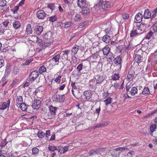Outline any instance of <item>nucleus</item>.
I'll return each mask as SVG.
<instances>
[{
  "instance_id": "f257e3e1",
  "label": "nucleus",
  "mask_w": 157,
  "mask_h": 157,
  "mask_svg": "<svg viewBox=\"0 0 157 157\" xmlns=\"http://www.w3.org/2000/svg\"><path fill=\"white\" fill-rule=\"evenodd\" d=\"M99 2L96 4L94 7L95 8L100 9L102 8L104 10H105L111 7V3L109 1L106 0H99Z\"/></svg>"
},
{
  "instance_id": "f03ea898",
  "label": "nucleus",
  "mask_w": 157,
  "mask_h": 157,
  "mask_svg": "<svg viewBox=\"0 0 157 157\" xmlns=\"http://www.w3.org/2000/svg\"><path fill=\"white\" fill-rule=\"evenodd\" d=\"M49 110L44 113V115L48 119H52L55 117L57 108L52 105L49 106Z\"/></svg>"
},
{
  "instance_id": "7ed1b4c3",
  "label": "nucleus",
  "mask_w": 157,
  "mask_h": 157,
  "mask_svg": "<svg viewBox=\"0 0 157 157\" xmlns=\"http://www.w3.org/2000/svg\"><path fill=\"white\" fill-rule=\"evenodd\" d=\"M143 53L141 49H139L135 54L134 57L135 61L138 63H141L143 60Z\"/></svg>"
},
{
  "instance_id": "20e7f679",
  "label": "nucleus",
  "mask_w": 157,
  "mask_h": 157,
  "mask_svg": "<svg viewBox=\"0 0 157 157\" xmlns=\"http://www.w3.org/2000/svg\"><path fill=\"white\" fill-rule=\"evenodd\" d=\"M120 147H118L116 149H113L112 148H111V149H109L108 152L109 155H110L113 157H118L121 153V149H119Z\"/></svg>"
},
{
  "instance_id": "39448f33",
  "label": "nucleus",
  "mask_w": 157,
  "mask_h": 157,
  "mask_svg": "<svg viewBox=\"0 0 157 157\" xmlns=\"http://www.w3.org/2000/svg\"><path fill=\"white\" fill-rule=\"evenodd\" d=\"M60 56V54H58L55 56L50 60V62L52 65H58L59 62V60Z\"/></svg>"
},
{
  "instance_id": "423d86ee",
  "label": "nucleus",
  "mask_w": 157,
  "mask_h": 157,
  "mask_svg": "<svg viewBox=\"0 0 157 157\" xmlns=\"http://www.w3.org/2000/svg\"><path fill=\"white\" fill-rule=\"evenodd\" d=\"M39 74L37 71H32L29 75V79L31 82H33L38 76Z\"/></svg>"
},
{
  "instance_id": "0eeeda50",
  "label": "nucleus",
  "mask_w": 157,
  "mask_h": 157,
  "mask_svg": "<svg viewBox=\"0 0 157 157\" xmlns=\"http://www.w3.org/2000/svg\"><path fill=\"white\" fill-rule=\"evenodd\" d=\"M10 99L7 101V102H1V105H0V110H4L7 108L8 109L10 103Z\"/></svg>"
},
{
  "instance_id": "6e6552de",
  "label": "nucleus",
  "mask_w": 157,
  "mask_h": 157,
  "mask_svg": "<svg viewBox=\"0 0 157 157\" xmlns=\"http://www.w3.org/2000/svg\"><path fill=\"white\" fill-rule=\"evenodd\" d=\"M37 17L40 19H44L46 17V14L42 10H38L36 13Z\"/></svg>"
},
{
  "instance_id": "1a4fd4ad",
  "label": "nucleus",
  "mask_w": 157,
  "mask_h": 157,
  "mask_svg": "<svg viewBox=\"0 0 157 157\" xmlns=\"http://www.w3.org/2000/svg\"><path fill=\"white\" fill-rule=\"evenodd\" d=\"M41 104V102L40 100H35L33 101L32 106L34 109H37L40 107Z\"/></svg>"
},
{
  "instance_id": "9d476101",
  "label": "nucleus",
  "mask_w": 157,
  "mask_h": 157,
  "mask_svg": "<svg viewBox=\"0 0 157 157\" xmlns=\"http://www.w3.org/2000/svg\"><path fill=\"white\" fill-rule=\"evenodd\" d=\"M146 28V25L142 23L139 25H137L136 28L138 30H139V32H141L142 33L145 31Z\"/></svg>"
},
{
  "instance_id": "9b49d317",
  "label": "nucleus",
  "mask_w": 157,
  "mask_h": 157,
  "mask_svg": "<svg viewBox=\"0 0 157 157\" xmlns=\"http://www.w3.org/2000/svg\"><path fill=\"white\" fill-rule=\"evenodd\" d=\"M43 30V27L42 26L36 25L35 27V33L38 35H40Z\"/></svg>"
},
{
  "instance_id": "f8f14e48",
  "label": "nucleus",
  "mask_w": 157,
  "mask_h": 157,
  "mask_svg": "<svg viewBox=\"0 0 157 157\" xmlns=\"http://www.w3.org/2000/svg\"><path fill=\"white\" fill-rule=\"evenodd\" d=\"M138 31L136 28H133L130 34V37H134L141 34L142 33Z\"/></svg>"
},
{
  "instance_id": "ddd939ff",
  "label": "nucleus",
  "mask_w": 157,
  "mask_h": 157,
  "mask_svg": "<svg viewBox=\"0 0 157 157\" xmlns=\"http://www.w3.org/2000/svg\"><path fill=\"white\" fill-rule=\"evenodd\" d=\"M70 53L69 50L63 51L62 52L61 56L62 59L67 60L68 59V54Z\"/></svg>"
},
{
  "instance_id": "4468645a",
  "label": "nucleus",
  "mask_w": 157,
  "mask_h": 157,
  "mask_svg": "<svg viewBox=\"0 0 157 157\" xmlns=\"http://www.w3.org/2000/svg\"><path fill=\"white\" fill-rule=\"evenodd\" d=\"M61 78L62 76L61 75H59V73L58 72L55 75L53 79L55 82L56 83L59 84L61 81Z\"/></svg>"
},
{
  "instance_id": "2eb2a0df",
  "label": "nucleus",
  "mask_w": 157,
  "mask_h": 157,
  "mask_svg": "<svg viewBox=\"0 0 157 157\" xmlns=\"http://www.w3.org/2000/svg\"><path fill=\"white\" fill-rule=\"evenodd\" d=\"M52 33L50 32H48L46 33L44 35L43 37L44 39L47 40L51 41L52 40Z\"/></svg>"
},
{
  "instance_id": "dca6fc26",
  "label": "nucleus",
  "mask_w": 157,
  "mask_h": 157,
  "mask_svg": "<svg viewBox=\"0 0 157 157\" xmlns=\"http://www.w3.org/2000/svg\"><path fill=\"white\" fill-rule=\"evenodd\" d=\"M92 95L91 91L90 90L85 91L83 93L84 98L86 99H89L91 98Z\"/></svg>"
},
{
  "instance_id": "f3484780",
  "label": "nucleus",
  "mask_w": 157,
  "mask_h": 157,
  "mask_svg": "<svg viewBox=\"0 0 157 157\" xmlns=\"http://www.w3.org/2000/svg\"><path fill=\"white\" fill-rule=\"evenodd\" d=\"M78 6L80 8H83L85 7L86 4V0H77Z\"/></svg>"
},
{
  "instance_id": "a211bd4d",
  "label": "nucleus",
  "mask_w": 157,
  "mask_h": 157,
  "mask_svg": "<svg viewBox=\"0 0 157 157\" xmlns=\"http://www.w3.org/2000/svg\"><path fill=\"white\" fill-rule=\"evenodd\" d=\"M151 15V14L150 11L149 10L147 9L145 10L144 14V18L148 19L151 17V18H152Z\"/></svg>"
},
{
  "instance_id": "6ab92c4d",
  "label": "nucleus",
  "mask_w": 157,
  "mask_h": 157,
  "mask_svg": "<svg viewBox=\"0 0 157 157\" xmlns=\"http://www.w3.org/2000/svg\"><path fill=\"white\" fill-rule=\"evenodd\" d=\"M134 77V72L130 71L128 72V74L126 76V78L128 81H131L133 80Z\"/></svg>"
},
{
  "instance_id": "aec40b11",
  "label": "nucleus",
  "mask_w": 157,
  "mask_h": 157,
  "mask_svg": "<svg viewBox=\"0 0 157 157\" xmlns=\"http://www.w3.org/2000/svg\"><path fill=\"white\" fill-rule=\"evenodd\" d=\"M10 69L9 68H6L5 71V73L1 79L2 81H4L6 80L10 74Z\"/></svg>"
},
{
  "instance_id": "412c9836",
  "label": "nucleus",
  "mask_w": 157,
  "mask_h": 157,
  "mask_svg": "<svg viewBox=\"0 0 157 157\" xmlns=\"http://www.w3.org/2000/svg\"><path fill=\"white\" fill-rule=\"evenodd\" d=\"M137 23H140L143 19V15L140 13H138L136 15L135 18Z\"/></svg>"
},
{
  "instance_id": "4be33fe9",
  "label": "nucleus",
  "mask_w": 157,
  "mask_h": 157,
  "mask_svg": "<svg viewBox=\"0 0 157 157\" xmlns=\"http://www.w3.org/2000/svg\"><path fill=\"white\" fill-rule=\"evenodd\" d=\"M94 78L96 80V84H101L104 79L102 76L100 75H96Z\"/></svg>"
},
{
  "instance_id": "5701e85b",
  "label": "nucleus",
  "mask_w": 157,
  "mask_h": 157,
  "mask_svg": "<svg viewBox=\"0 0 157 157\" xmlns=\"http://www.w3.org/2000/svg\"><path fill=\"white\" fill-rule=\"evenodd\" d=\"M71 86L72 87V90H71L74 96H75V95L74 93V90H77L78 88V86L77 83H75V82H71Z\"/></svg>"
},
{
  "instance_id": "b1692460",
  "label": "nucleus",
  "mask_w": 157,
  "mask_h": 157,
  "mask_svg": "<svg viewBox=\"0 0 157 157\" xmlns=\"http://www.w3.org/2000/svg\"><path fill=\"white\" fill-rule=\"evenodd\" d=\"M13 26L14 29L17 30L21 27V24L19 21H16L13 23Z\"/></svg>"
},
{
  "instance_id": "393cba45",
  "label": "nucleus",
  "mask_w": 157,
  "mask_h": 157,
  "mask_svg": "<svg viewBox=\"0 0 157 157\" xmlns=\"http://www.w3.org/2000/svg\"><path fill=\"white\" fill-rule=\"evenodd\" d=\"M115 63L117 65H120V68L121 67V59L120 56H118L116 57L114 60Z\"/></svg>"
},
{
  "instance_id": "a878e982",
  "label": "nucleus",
  "mask_w": 157,
  "mask_h": 157,
  "mask_svg": "<svg viewBox=\"0 0 157 157\" xmlns=\"http://www.w3.org/2000/svg\"><path fill=\"white\" fill-rule=\"evenodd\" d=\"M33 31L31 27V25L30 24H28L26 27L25 33L28 35L31 34Z\"/></svg>"
},
{
  "instance_id": "bb28decb",
  "label": "nucleus",
  "mask_w": 157,
  "mask_h": 157,
  "mask_svg": "<svg viewBox=\"0 0 157 157\" xmlns=\"http://www.w3.org/2000/svg\"><path fill=\"white\" fill-rule=\"evenodd\" d=\"M110 48L108 46H105L102 49V52L104 55H107L110 52Z\"/></svg>"
},
{
  "instance_id": "cd10ccee",
  "label": "nucleus",
  "mask_w": 157,
  "mask_h": 157,
  "mask_svg": "<svg viewBox=\"0 0 157 157\" xmlns=\"http://www.w3.org/2000/svg\"><path fill=\"white\" fill-rule=\"evenodd\" d=\"M98 55H93L90 57V60L91 62H96L97 63L98 61Z\"/></svg>"
},
{
  "instance_id": "c85d7f7f",
  "label": "nucleus",
  "mask_w": 157,
  "mask_h": 157,
  "mask_svg": "<svg viewBox=\"0 0 157 157\" xmlns=\"http://www.w3.org/2000/svg\"><path fill=\"white\" fill-rule=\"evenodd\" d=\"M16 101V103L17 105H19L22 103L23 100L22 97L20 96H17Z\"/></svg>"
},
{
  "instance_id": "c756f323",
  "label": "nucleus",
  "mask_w": 157,
  "mask_h": 157,
  "mask_svg": "<svg viewBox=\"0 0 157 157\" xmlns=\"http://www.w3.org/2000/svg\"><path fill=\"white\" fill-rule=\"evenodd\" d=\"M82 8V14L84 15H86L89 13L90 10L88 8L84 7Z\"/></svg>"
},
{
  "instance_id": "7c9ffc66",
  "label": "nucleus",
  "mask_w": 157,
  "mask_h": 157,
  "mask_svg": "<svg viewBox=\"0 0 157 157\" xmlns=\"http://www.w3.org/2000/svg\"><path fill=\"white\" fill-rule=\"evenodd\" d=\"M110 40V37L108 35H105L102 38V40L106 43H109Z\"/></svg>"
},
{
  "instance_id": "2f4dec72",
  "label": "nucleus",
  "mask_w": 157,
  "mask_h": 157,
  "mask_svg": "<svg viewBox=\"0 0 157 157\" xmlns=\"http://www.w3.org/2000/svg\"><path fill=\"white\" fill-rule=\"evenodd\" d=\"M138 90L136 87H133L129 91L130 94L132 96H134L137 94Z\"/></svg>"
},
{
  "instance_id": "473e14b6",
  "label": "nucleus",
  "mask_w": 157,
  "mask_h": 157,
  "mask_svg": "<svg viewBox=\"0 0 157 157\" xmlns=\"http://www.w3.org/2000/svg\"><path fill=\"white\" fill-rule=\"evenodd\" d=\"M39 152V150L38 148L34 147L32 149V155L34 156H37Z\"/></svg>"
},
{
  "instance_id": "72a5a7b5",
  "label": "nucleus",
  "mask_w": 157,
  "mask_h": 157,
  "mask_svg": "<svg viewBox=\"0 0 157 157\" xmlns=\"http://www.w3.org/2000/svg\"><path fill=\"white\" fill-rule=\"evenodd\" d=\"M79 47L76 44H75L73 47L72 50L71 52L74 54H76L79 49Z\"/></svg>"
},
{
  "instance_id": "f704fd0d",
  "label": "nucleus",
  "mask_w": 157,
  "mask_h": 157,
  "mask_svg": "<svg viewBox=\"0 0 157 157\" xmlns=\"http://www.w3.org/2000/svg\"><path fill=\"white\" fill-rule=\"evenodd\" d=\"M51 41L44 40V41L43 43V45H42V47H44L49 46L51 45Z\"/></svg>"
},
{
  "instance_id": "c9c22d12",
  "label": "nucleus",
  "mask_w": 157,
  "mask_h": 157,
  "mask_svg": "<svg viewBox=\"0 0 157 157\" xmlns=\"http://www.w3.org/2000/svg\"><path fill=\"white\" fill-rule=\"evenodd\" d=\"M157 127L156 124H153L151 126L150 129L151 133L156 131L157 128Z\"/></svg>"
},
{
  "instance_id": "e433bc0d",
  "label": "nucleus",
  "mask_w": 157,
  "mask_h": 157,
  "mask_svg": "<svg viewBox=\"0 0 157 157\" xmlns=\"http://www.w3.org/2000/svg\"><path fill=\"white\" fill-rule=\"evenodd\" d=\"M112 100V98L110 97H109L104 101L106 106L111 104Z\"/></svg>"
},
{
  "instance_id": "4c0bfd02",
  "label": "nucleus",
  "mask_w": 157,
  "mask_h": 157,
  "mask_svg": "<svg viewBox=\"0 0 157 157\" xmlns=\"http://www.w3.org/2000/svg\"><path fill=\"white\" fill-rule=\"evenodd\" d=\"M82 19L81 16L80 14L78 13L76 14L74 18V20L75 21H80Z\"/></svg>"
},
{
  "instance_id": "58836bf2",
  "label": "nucleus",
  "mask_w": 157,
  "mask_h": 157,
  "mask_svg": "<svg viewBox=\"0 0 157 157\" xmlns=\"http://www.w3.org/2000/svg\"><path fill=\"white\" fill-rule=\"evenodd\" d=\"M19 108L23 111H25L27 109V106L25 103L23 102L19 105Z\"/></svg>"
},
{
  "instance_id": "ea45409f",
  "label": "nucleus",
  "mask_w": 157,
  "mask_h": 157,
  "mask_svg": "<svg viewBox=\"0 0 157 157\" xmlns=\"http://www.w3.org/2000/svg\"><path fill=\"white\" fill-rule=\"evenodd\" d=\"M154 33L151 31H150L147 33V35L146 36V39H150L153 36Z\"/></svg>"
},
{
  "instance_id": "a19ab883",
  "label": "nucleus",
  "mask_w": 157,
  "mask_h": 157,
  "mask_svg": "<svg viewBox=\"0 0 157 157\" xmlns=\"http://www.w3.org/2000/svg\"><path fill=\"white\" fill-rule=\"evenodd\" d=\"M57 16L56 15H54L51 16L49 18V21L53 22L57 21Z\"/></svg>"
},
{
  "instance_id": "79ce46f5",
  "label": "nucleus",
  "mask_w": 157,
  "mask_h": 157,
  "mask_svg": "<svg viewBox=\"0 0 157 157\" xmlns=\"http://www.w3.org/2000/svg\"><path fill=\"white\" fill-rule=\"evenodd\" d=\"M112 79L113 80H117L119 79L120 76L119 74H114L112 76Z\"/></svg>"
},
{
  "instance_id": "37998d69",
  "label": "nucleus",
  "mask_w": 157,
  "mask_h": 157,
  "mask_svg": "<svg viewBox=\"0 0 157 157\" xmlns=\"http://www.w3.org/2000/svg\"><path fill=\"white\" fill-rule=\"evenodd\" d=\"M34 37L36 39V40H37L36 41L37 44L42 47V45H43V43L42 42V40L40 39H39L38 37L36 36H34Z\"/></svg>"
},
{
  "instance_id": "c03bdc74",
  "label": "nucleus",
  "mask_w": 157,
  "mask_h": 157,
  "mask_svg": "<svg viewBox=\"0 0 157 157\" xmlns=\"http://www.w3.org/2000/svg\"><path fill=\"white\" fill-rule=\"evenodd\" d=\"M98 153V151L97 148L91 149L88 153L90 156L97 154Z\"/></svg>"
},
{
  "instance_id": "a18cd8bd",
  "label": "nucleus",
  "mask_w": 157,
  "mask_h": 157,
  "mask_svg": "<svg viewBox=\"0 0 157 157\" xmlns=\"http://www.w3.org/2000/svg\"><path fill=\"white\" fill-rule=\"evenodd\" d=\"M45 134L43 132L39 130L37 133V136L40 138L44 137L45 136Z\"/></svg>"
},
{
  "instance_id": "49530a36",
  "label": "nucleus",
  "mask_w": 157,
  "mask_h": 157,
  "mask_svg": "<svg viewBox=\"0 0 157 157\" xmlns=\"http://www.w3.org/2000/svg\"><path fill=\"white\" fill-rule=\"evenodd\" d=\"M150 94L149 89L148 87H145L142 92V94L143 95L149 94Z\"/></svg>"
},
{
  "instance_id": "de8ad7c7",
  "label": "nucleus",
  "mask_w": 157,
  "mask_h": 157,
  "mask_svg": "<svg viewBox=\"0 0 157 157\" xmlns=\"http://www.w3.org/2000/svg\"><path fill=\"white\" fill-rule=\"evenodd\" d=\"M64 25L63 26L65 28H68L73 25V23L71 21H68L66 22L64 24Z\"/></svg>"
},
{
  "instance_id": "09e8293b",
  "label": "nucleus",
  "mask_w": 157,
  "mask_h": 157,
  "mask_svg": "<svg viewBox=\"0 0 157 157\" xmlns=\"http://www.w3.org/2000/svg\"><path fill=\"white\" fill-rule=\"evenodd\" d=\"M10 24V20L9 19H6L2 21V25L4 26H3L5 28V27H6L8 25Z\"/></svg>"
},
{
  "instance_id": "8fccbe9b",
  "label": "nucleus",
  "mask_w": 157,
  "mask_h": 157,
  "mask_svg": "<svg viewBox=\"0 0 157 157\" xmlns=\"http://www.w3.org/2000/svg\"><path fill=\"white\" fill-rule=\"evenodd\" d=\"M55 4L53 3H51L50 4H48L47 8L48 9H50L52 11L54 10L55 8Z\"/></svg>"
},
{
  "instance_id": "3c124183",
  "label": "nucleus",
  "mask_w": 157,
  "mask_h": 157,
  "mask_svg": "<svg viewBox=\"0 0 157 157\" xmlns=\"http://www.w3.org/2000/svg\"><path fill=\"white\" fill-rule=\"evenodd\" d=\"M109 121H106L103 122L101 124L97 125L96 128H99L102 126H105L108 125L109 124Z\"/></svg>"
},
{
  "instance_id": "603ef678",
  "label": "nucleus",
  "mask_w": 157,
  "mask_h": 157,
  "mask_svg": "<svg viewBox=\"0 0 157 157\" xmlns=\"http://www.w3.org/2000/svg\"><path fill=\"white\" fill-rule=\"evenodd\" d=\"M46 70V68L43 65L39 68V71L40 74H42L43 73L45 72Z\"/></svg>"
},
{
  "instance_id": "864d4df0",
  "label": "nucleus",
  "mask_w": 157,
  "mask_h": 157,
  "mask_svg": "<svg viewBox=\"0 0 157 157\" xmlns=\"http://www.w3.org/2000/svg\"><path fill=\"white\" fill-rule=\"evenodd\" d=\"M59 102H63L65 99V97L64 94L61 95H59Z\"/></svg>"
},
{
  "instance_id": "5fc2aeb1",
  "label": "nucleus",
  "mask_w": 157,
  "mask_h": 157,
  "mask_svg": "<svg viewBox=\"0 0 157 157\" xmlns=\"http://www.w3.org/2000/svg\"><path fill=\"white\" fill-rule=\"evenodd\" d=\"M83 67V65L82 63H80L78 65L76 68L77 71L81 72V71L82 70Z\"/></svg>"
},
{
  "instance_id": "6e6d98bb",
  "label": "nucleus",
  "mask_w": 157,
  "mask_h": 157,
  "mask_svg": "<svg viewBox=\"0 0 157 157\" xmlns=\"http://www.w3.org/2000/svg\"><path fill=\"white\" fill-rule=\"evenodd\" d=\"M6 0H0V6L4 7L6 5Z\"/></svg>"
},
{
  "instance_id": "4d7b16f0",
  "label": "nucleus",
  "mask_w": 157,
  "mask_h": 157,
  "mask_svg": "<svg viewBox=\"0 0 157 157\" xmlns=\"http://www.w3.org/2000/svg\"><path fill=\"white\" fill-rule=\"evenodd\" d=\"M87 23V22L86 21H84L83 22L80 23L77 29H78L79 28H82L83 27L86 25Z\"/></svg>"
},
{
  "instance_id": "13d9d810",
  "label": "nucleus",
  "mask_w": 157,
  "mask_h": 157,
  "mask_svg": "<svg viewBox=\"0 0 157 157\" xmlns=\"http://www.w3.org/2000/svg\"><path fill=\"white\" fill-rule=\"evenodd\" d=\"M107 148V147H102L97 148V149L98 150V153H101L102 152L105 151Z\"/></svg>"
},
{
  "instance_id": "bf43d9fd",
  "label": "nucleus",
  "mask_w": 157,
  "mask_h": 157,
  "mask_svg": "<svg viewBox=\"0 0 157 157\" xmlns=\"http://www.w3.org/2000/svg\"><path fill=\"white\" fill-rule=\"evenodd\" d=\"M48 149L51 151H54L57 149V147L53 146H49Z\"/></svg>"
},
{
  "instance_id": "052dcab7",
  "label": "nucleus",
  "mask_w": 157,
  "mask_h": 157,
  "mask_svg": "<svg viewBox=\"0 0 157 157\" xmlns=\"http://www.w3.org/2000/svg\"><path fill=\"white\" fill-rule=\"evenodd\" d=\"M129 17V15L127 13H124L122 14V17L123 19H128Z\"/></svg>"
},
{
  "instance_id": "680f3d73",
  "label": "nucleus",
  "mask_w": 157,
  "mask_h": 157,
  "mask_svg": "<svg viewBox=\"0 0 157 157\" xmlns=\"http://www.w3.org/2000/svg\"><path fill=\"white\" fill-rule=\"evenodd\" d=\"M19 71V69L18 67H17L15 66L13 69V73L14 75H16L18 73Z\"/></svg>"
},
{
  "instance_id": "e2e57ef3",
  "label": "nucleus",
  "mask_w": 157,
  "mask_h": 157,
  "mask_svg": "<svg viewBox=\"0 0 157 157\" xmlns=\"http://www.w3.org/2000/svg\"><path fill=\"white\" fill-rule=\"evenodd\" d=\"M151 28L155 32H157V23L154 24L152 26Z\"/></svg>"
},
{
  "instance_id": "0e129e2a",
  "label": "nucleus",
  "mask_w": 157,
  "mask_h": 157,
  "mask_svg": "<svg viewBox=\"0 0 157 157\" xmlns=\"http://www.w3.org/2000/svg\"><path fill=\"white\" fill-rule=\"evenodd\" d=\"M5 31V29L3 26L0 25V35L3 34Z\"/></svg>"
},
{
  "instance_id": "69168bd1",
  "label": "nucleus",
  "mask_w": 157,
  "mask_h": 157,
  "mask_svg": "<svg viewBox=\"0 0 157 157\" xmlns=\"http://www.w3.org/2000/svg\"><path fill=\"white\" fill-rule=\"evenodd\" d=\"M6 139H5L3 140L1 142V147H3L5 146L7 143V142L6 141Z\"/></svg>"
},
{
  "instance_id": "338daca9",
  "label": "nucleus",
  "mask_w": 157,
  "mask_h": 157,
  "mask_svg": "<svg viewBox=\"0 0 157 157\" xmlns=\"http://www.w3.org/2000/svg\"><path fill=\"white\" fill-rule=\"evenodd\" d=\"M59 95H55L53 96V100L56 102H59Z\"/></svg>"
},
{
  "instance_id": "774afa93",
  "label": "nucleus",
  "mask_w": 157,
  "mask_h": 157,
  "mask_svg": "<svg viewBox=\"0 0 157 157\" xmlns=\"http://www.w3.org/2000/svg\"><path fill=\"white\" fill-rule=\"evenodd\" d=\"M154 13L152 16V19L155 17L157 15V7L154 10Z\"/></svg>"
}]
</instances>
